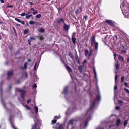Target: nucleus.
Returning <instances> with one entry per match:
<instances>
[{
  "label": "nucleus",
  "mask_w": 129,
  "mask_h": 129,
  "mask_svg": "<svg viewBox=\"0 0 129 129\" xmlns=\"http://www.w3.org/2000/svg\"><path fill=\"white\" fill-rule=\"evenodd\" d=\"M15 20L16 21H17L19 22L20 23V22H21V20L19 19L16 18H15Z\"/></svg>",
  "instance_id": "nucleus-38"
},
{
  "label": "nucleus",
  "mask_w": 129,
  "mask_h": 129,
  "mask_svg": "<svg viewBox=\"0 0 129 129\" xmlns=\"http://www.w3.org/2000/svg\"><path fill=\"white\" fill-rule=\"evenodd\" d=\"M60 117V116L59 115L58 116H56L54 117V119H58Z\"/></svg>",
  "instance_id": "nucleus-40"
},
{
  "label": "nucleus",
  "mask_w": 129,
  "mask_h": 129,
  "mask_svg": "<svg viewBox=\"0 0 129 129\" xmlns=\"http://www.w3.org/2000/svg\"><path fill=\"white\" fill-rule=\"evenodd\" d=\"M91 45L92 46H94L95 50H98V44L97 42H96L95 37L94 36H93L91 38Z\"/></svg>",
  "instance_id": "nucleus-3"
},
{
  "label": "nucleus",
  "mask_w": 129,
  "mask_h": 129,
  "mask_svg": "<svg viewBox=\"0 0 129 129\" xmlns=\"http://www.w3.org/2000/svg\"><path fill=\"white\" fill-rule=\"evenodd\" d=\"M127 61L129 63V57L127 58Z\"/></svg>",
  "instance_id": "nucleus-64"
},
{
  "label": "nucleus",
  "mask_w": 129,
  "mask_h": 129,
  "mask_svg": "<svg viewBox=\"0 0 129 129\" xmlns=\"http://www.w3.org/2000/svg\"><path fill=\"white\" fill-rule=\"evenodd\" d=\"M90 119L91 117L90 116H89V117L87 119L84 121V124L85 128H86V126H87V125L88 121Z\"/></svg>",
  "instance_id": "nucleus-10"
},
{
  "label": "nucleus",
  "mask_w": 129,
  "mask_h": 129,
  "mask_svg": "<svg viewBox=\"0 0 129 129\" xmlns=\"http://www.w3.org/2000/svg\"><path fill=\"white\" fill-rule=\"evenodd\" d=\"M92 51H93V50L92 49H90V53H89V54L88 55V57H89L91 56V53L92 52Z\"/></svg>",
  "instance_id": "nucleus-29"
},
{
  "label": "nucleus",
  "mask_w": 129,
  "mask_h": 129,
  "mask_svg": "<svg viewBox=\"0 0 129 129\" xmlns=\"http://www.w3.org/2000/svg\"><path fill=\"white\" fill-rule=\"evenodd\" d=\"M37 62H36L35 64V66H34V71H35L36 70V67L37 65Z\"/></svg>",
  "instance_id": "nucleus-41"
},
{
  "label": "nucleus",
  "mask_w": 129,
  "mask_h": 129,
  "mask_svg": "<svg viewBox=\"0 0 129 129\" xmlns=\"http://www.w3.org/2000/svg\"><path fill=\"white\" fill-rule=\"evenodd\" d=\"M91 45L92 46H94L95 50H98V44L97 42H96L95 37L94 36H93L91 38Z\"/></svg>",
  "instance_id": "nucleus-2"
},
{
  "label": "nucleus",
  "mask_w": 129,
  "mask_h": 129,
  "mask_svg": "<svg viewBox=\"0 0 129 129\" xmlns=\"http://www.w3.org/2000/svg\"><path fill=\"white\" fill-rule=\"evenodd\" d=\"M28 30L25 29L23 33L24 34H26L28 33Z\"/></svg>",
  "instance_id": "nucleus-39"
},
{
  "label": "nucleus",
  "mask_w": 129,
  "mask_h": 129,
  "mask_svg": "<svg viewBox=\"0 0 129 129\" xmlns=\"http://www.w3.org/2000/svg\"><path fill=\"white\" fill-rule=\"evenodd\" d=\"M128 121V120H125V121H124V126H125L127 124V123Z\"/></svg>",
  "instance_id": "nucleus-35"
},
{
  "label": "nucleus",
  "mask_w": 129,
  "mask_h": 129,
  "mask_svg": "<svg viewBox=\"0 0 129 129\" xmlns=\"http://www.w3.org/2000/svg\"><path fill=\"white\" fill-rule=\"evenodd\" d=\"M28 42L29 44V45H30V42H31V40H28Z\"/></svg>",
  "instance_id": "nucleus-58"
},
{
  "label": "nucleus",
  "mask_w": 129,
  "mask_h": 129,
  "mask_svg": "<svg viewBox=\"0 0 129 129\" xmlns=\"http://www.w3.org/2000/svg\"><path fill=\"white\" fill-rule=\"evenodd\" d=\"M114 39H116L117 40V37L115 35L114 36Z\"/></svg>",
  "instance_id": "nucleus-55"
},
{
  "label": "nucleus",
  "mask_w": 129,
  "mask_h": 129,
  "mask_svg": "<svg viewBox=\"0 0 129 129\" xmlns=\"http://www.w3.org/2000/svg\"><path fill=\"white\" fill-rule=\"evenodd\" d=\"M17 91H20L21 92V97L22 98V99H23V100H25V99L24 98V94L25 93V91L23 90H22L21 89H17Z\"/></svg>",
  "instance_id": "nucleus-6"
},
{
  "label": "nucleus",
  "mask_w": 129,
  "mask_h": 129,
  "mask_svg": "<svg viewBox=\"0 0 129 129\" xmlns=\"http://www.w3.org/2000/svg\"><path fill=\"white\" fill-rule=\"evenodd\" d=\"M125 13H129V7H127L125 9Z\"/></svg>",
  "instance_id": "nucleus-23"
},
{
  "label": "nucleus",
  "mask_w": 129,
  "mask_h": 129,
  "mask_svg": "<svg viewBox=\"0 0 129 129\" xmlns=\"http://www.w3.org/2000/svg\"><path fill=\"white\" fill-rule=\"evenodd\" d=\"M35 124L32 126L31 129H40V128L38 126V122H40V120H38L36 117L34 118Z\"/></svg>",
  "instance_id": "nucleus-5"
},
{
  "label": "nucleus",
  "mask_w": 129,
  "mask_h": 129,
  "mask_svg": "<svg viewBox=\"0 0 129 129\" xmlns=\"http://www.w3.org/2000/svg\"><path fill=\"white\" fill-rule=\"evenodd\" d=\"M106 22L111 26H113L114 25L113 23L111 21V20H106Z\"/></svg>",
  "instance_id": "nucleus-13"
},
{
  "label": "nucleus",
  "mask_w": 129,
  "mask_h": 129,
  "mask_svg": "<svg viewBox=\"0 0 129 129\" xmlns=\"http://www.w3.org/2000/svg\"><path fill=\"white\" fill-rule=\"evenodd\" d=\"M64 125L62 124L57 123L56 125V127L54 129H63Z\"/></svg>",
  "instance_id": "nucleus-7"
},
{
  "label": "nucleus",
  "mask_w": 129,
  "mask_h": 129,
  "mask_svg": "<svg viewBox=\"0 0 129 129\" xmlns=\"http://www.w3.org/2000/svg\"><path fill=\"white\" fill-rule=\"evenodd\" d=\"M118 56L119 59L123 61H124V58L122 56L119 55H118Z\"/></svg>",
  "instance_id": "nucleus-21"
},
{
  "label": "nucleus",
  "mask_w": 129,
  "mask_h": 129,
  "mask_svg": "<svg viewBox=\"0 0 129 129\" xmlns=\"http://www.w3.org/2000/svg\"><path fill=\"white\" fill-rule=\"evenodd\" d=\"M36 22H34L32 21H30L29 22V23L30 24L33 25Z\"/></svg>",
  "instance_id": "nucleus-33"
},
{
  "label": "nucleus",
  "mask_w": 129,
  "mask_h": 129,
  "mask_svg": "<svg viewBox=\"0 0 129 129\" xmlns=\"http://www.w3.org/2000/svg\"><path fill=\"white\" fill-rule=\"evenodd\" d=\"M101 99V96L100 94L99 93L96 95V98L94 99L92 102H91L90 107L89 109L87 111L86 114H89L91 113L92 110L94 108L96 100L99 101Z\"/></svg>",
  "instance_id": "nucleus-1"
},
{
  "label": "nucleus",
  "mask_w": 129,
  "mask_h": 129,
  "mask_svg": "<svg viewBox=\"0 0 129 129\" xmlns=\"http://www.w3.org/2000/svg\"><path fill=\"white\" fill-rule=\"evenodd\" d=\"M69 56L71 58L73 59L74 57V55L70 53Z\"/></svg>",
  "instance_id": "nucleus-36"
},
{
  "label": "nucleus",
  "mask_w": 129,
  "mask_h": 129,
  "mask_svg": "<svg viewBox=\"0 0 129 129\" xmlns=\"http://www.w3.org/2000/svg\"><path fill=\"white\" fill-rule=\"evenodd\" d=\"M120 107H119V106H116V107H115V109H116V110H119V109H120Z\"/></svg>",
  "instance_id": "nucleus-49"
},
{
  "label": "nucleus",
  "mask_w": 129,
  "mask_h": 129,
  "mask_svg": "<svg viewBox=\"0 0 129 129\" xmlns=\"http://www.w3.org/2000/svg\"><path fill=\"white\" fill-rule=\"evenodd\" d=\"M41 15L40 14H38L36 16V17L37 18H39L41 17Z\"/></svg>",
  "instance_id": "nucleus-32"
},
{
  "label": "nucleus",
  "mask_w": 129,
  "mask_h": 129,
  "mask_svg": "<svg viewBox=\"0 0 129 129\" xmlns=\"http://www.w3.org/2000/svg\"><path fill=\"white\" fill-rule=\"evenodd\" d=\"M124 90L127 93L129 94V90L125 88H124Z\"/></svg>",
  "instance_id": "nucleus-30"
},
{
  "label": "nucleus",
  "mask_w": 129,
  "mask_h": 129,
  "mask_svg": "<svg viewBox=\"0 0 129 129\" xmlns=\"http://www.w3.org/2000/svg\"><path fill=\"white\" fill-rule=\"evenodd\" d=\"M73 123H74L73 120H70L69 122L68 125L67 126V128H68L69 125L71 124V125H72L73 124Z\"/></svg>",
  "instance_id": "nucleus-20"
},
{
  "label": "nucleus",
  "mask_w": 129,
  "mask_h": 129,
  "mask_svg": "<svg viewBox=\"0 0 129 129\" xmlns=\"http://www.w3.org/2000/svg\"><path fill=\"white\" fill-rule=\"evenodd\" d=\"M56 120H53L52 121V123L54 124L56 122Z\"/></svg>",
  "instance_id": "nucleus-43"
},
{
  "label": "nucleus",
  "mask_w": 129,
  "mask_h": 129,
  "mask_svg": "<svg viewBox=\"0 0 129 129\" xmlns=\"http://www.w3.org/2000/svg\"><path fill=\"white\" fill-rule=\"evenodd\" d=\"M61 61L62 62V63H63V64L65 63L64 62V61L63 60L62 58V57L61 58Z\"/></svg>",
  "instance_id": "nucleus-53"
},
{
  "label": "nucleus",
  "mask_w": 129,
  "mask_h": 129,
  "mask_svg": "<svg viewBox=\"0 0 129 129\" xmlns=\"http://www.w3.org/2000/svg\"><path fill=\"white\" fill-rule=\"evenodd\" d=\"M70 27L69 25H67L65 22H64L63 29L67 31H68Z\"/></svg>",
  "instance_id": "nucleus-9"
},
{
  "label": "nucleus",
  "mask_w": 129,
  "mask_h": 129,
  "mask_svg": "<svg viewBox=\"0 0 129 129\" xmlns=\"http://www.w3.org/2000/svg\"><path fill=\"white\" fill-rule=\"evenodd\" d=\"M115 66L117 70H118L119 68V67L118 63H117L116 64H115Z\"/></svg>",
  "instance_id": "nucleus-27"
},
{
  "label": "nucleus",
  "mask_w": 129,
  "mask_h": 129,
  "mask_svg": "<svg viewBox=\"0 0 129 129\" xmlns=\"http://www.w3.org/2000/svg\"><path fill=\"white\" fill-rule=\"evenodd\" d=\"M27 63H26V62H25L24 64L23 67H20V68L22 70H26L27 69Z\"/></svg>",
  "instance_id": "nucleus-12"
},
{
  "label": "nucleus",
  "mask_w": 129,
  "mask_h": 129,
  "mask_svg": "<svg viewBox=\"0 0 129 129\" xmlns=\"http://www.w3.org/2000/svg\"><path fill=\"white\" fill-rule=\"evenodd\" d=\"M62 22H63V23L64 22V19L62 18L59 19L57 21V23H60Z\"/></svg>",
  "instance_id": "nucleus-16"
},
{
  "label": "nucleus",
  "mask_w": 129,
  "mask_h": 129,
  "mask_svg": "<svg viewBox=\"0 0 129 129\" xmlns=\"http://www.w3.org/2000/svg\"><path fill=\"white\" fill-rule=\"evenodd\" d=\"M30 10H31V11H33V12L35 10V9H34V8H32L31 9H30Z\"/></svg>",
  "instance_id": "nucleus-63"
},
{
  "label": "nucleus",
  "mask_w": 129,
  "mask_h": 129,
  "mask_svg": "<svg viewBox=\"0 0 129 129\" xmlns=\"http://www.w3.org/2000/svg\"><path fill=\"white\" fill-rule=\"evenodd\" d=\"M38 13V11L35 10L32 13V14L34 15L37 14Z\"/></svg>",
  "instance_id": "nucleus-26"
},
{
  "label": "nucleus",
  "mask_w": 129,
  "mask_h": 129,
  "mask_svg": "<svg viewBox=\"0 0 129 129\" xmlns=\"http://www.w3.org/2000/svg\"><path fill=\"white\" fill-rule=\"evenodd\" d=\"M33 87L34 88H36L37 87V86L36 84H34L33 86Z\"/></svg>",
  "instance_id": "nucleus-46"
},
{
  "label": "nucleus",
  "mask_w": 129,
  "mask_h": 129,
  "mask_svg": "<svg viewBox=\"0 0 129 129\" xmlns=\"http://www.w3.org/2000/svg\"><path fill=\"white\" fill-rule=\"evenodd\" d=\"M1 103H2V104L3 106H4V108L5 109H7L5 105H4V103H3V101H1Z\"/></svg>",
  "instance_id": "nucleus-51"
},
{
  "label": "nucleus",
  "mask_w": 129,
  "mask_h": 129,
  "mask_svg": "<svg viewBox=\"0 0 129 129\" xmlns=\"http://www.w3.org/2000/svg\"><path fill=\"white\" fill-rule=\"evenodd\" d=\"M20 15L22 16H24L25 15H26V14H25V13H22L20 14Z\"/></svg>",
  "instance_id": "nucleus-42"
},
{
  "label": "nucleus",
  "mask_w": 129,
  "mask_h": 129,
  "mask_svg": "<svg viewBox=\"0 0 129 129\" xmlns=\"http://www.w3.org/2000/svg\"><path fill=\"white\" fill-rule=\"evenodd\" d=\"M39 31L41 33H43L44 32V30L43 29L41 28L39 29Z\"/></svg>",
  "instance_id": "nucleus-31"
},
{
  "label": "nucleus",
  "mask_w": 129,
  "mask_h": 129,
  "mask_svg": "<svg viewBox=\"0 0 129 129\" xmlns=\"http://www.w3.org/2000/svg\"><path fill=\"white\" fill-rule=\"evenodd\" d=\"M87 16L86 15H85L84 16V18L85 19V20L87 19Z\"/></svg>",
  "instance_id": "nucleus-56"
},
{
  "label": "nucleus",
  "mask_w": 129,
  "mask_h": 129,
  "mask_svg": "<svg viewBox=\"0 0 129 129\" xmlns=\"http://www.w3.org/2000/svg\"><path fill=\"white\" fill-rule=\"evenodd\" d=\"M25 76L26 77H27L28 76V74L27 72H25Z\"/></svg>",
  "instance_id": "nucleus-62"
},
{
  "label": "nucleus",
  "mask_w": 129,
  "mask_h": 129,
  "mask_svg": "<svg viewBox=\"0 0 129 129\" xmlns=\"http://www.w3.org/2000/svg\"><path fill=\"white\" fill-rule=\"evenodd\" d=\"M82 11V9L81 7H79L78 8L76 12V14H78L81 12Z\"/></svg>",
  "instance_id": "nucleus-14"
},
{
  "label": "nucleus",
  "mask_w": 129,
  "mask_h": 129,
  "mask_svg": "<svg viewBox=\"0 0 129 129\" xmlns=\"http://www.w3.org/2000/svg\"><path fill=\"white\" fill-rule=\"evenodd\" d=\"M65 67L67 69V70L68 72L70 73V72H71L72 70L71 69L70 67L66 65Z\"/></svg>",
  "instance_id": "nucleus-15"
},
{
  "label": "nucleus",
  "mask_w": 129,
  "mask_h": 129,
  "mask_svg": "<svg viewBox=\"0 0 129 129\" xmlns=\"http://www.w3.org/2000/svg\"><path fill=\"white\" fill-rule=\"evenodd\" d=\"M121 123V120L120 119H118L117 120L116 122V123L117 127H118Z\"/></svg>",
  "instance_id": "nucleus-17"
},
{
  "label": "nucleus",
  "mask_w": 129,
  "mask_h": 129,
  "mask_svg": "<svg viewBox=\"0 0 129 129\" xmlns=\"http://www.w3.org/2000/svg\"><path fill=\"white\" fill-rule=\"evenodd\" d=\"M117 83L116 82H115V85L114 87L115 92H116V90L117 89Z\"/></svg>",
  "instance_id": "nucleus-24"
},
{
  "label": "nucleus",
  "mask_w": 129,
  "mask_h": 129,
  "mask_svg": "<svg viewBox=\"0 0 129 129\" xmlns=\"http://www.w3.org/2000/svg\"><path fill=\"white\" fill-rule=\"evenodd\" d=\"M23 25L25 24V22L23 21H21V22H20Z\"/></svg>",
  "instance_id": "nucleus-60"
},
{
  "label": "nucleus",
  "mask_w": 129,
  "mask_h": 129,
  "mask_svg": "<svg viewBox=\"0 0 129 129\" xmlns=\"http://www.w3.org/2000/svg\"><path fill=\"white\" fill-rule=\"evenodd\" d=\"M34 111L37 114L38 112V109L36 106L34 108Z\"/></svg>",
  "instance_id": "nucleus-25"
},
{
  "label": "nucleus",
  "mask_w": 129,
  "mask_h": 129,
  "mask_svg": "<svg viewBox=\"0 0 129 129\" xmlns=\"http://www.w3.org/2000/svg\"><path fill=\"white\" fill-rule=\"evenodd\" d=\"M114 59L116 60V59H115V58L117 56V54H116V53H115L114 52Z\"/></svg>",
  "instance_id": "nucleus-54"
},
{
  "label": "nucleus",
  "mask_w": 129,
  "mask_h": 129,
  "mask_svg": "<svg viewBox=\"0 0 129 129\" xmlns=\"http://www.w3.org/2000/svg\"><path fill=\"white\" fill-rule=\"evenodd\" d=\"M93 71L95 75V77L96 79H97V74L96 71V70L94 67L93 68Z\"/></svg>",
  "instance_id": "nucleus-22"
},
{
  "label": "nucleus",
  "mask_w": 129,
  "mask_h": 129,
  "mask_svg": "<svg viewBox=\"0 0 129 129\" xmlns=\"http://www.w3.org/2000/svg\"><path fill=\"white\" fill-rule=\"evenodd\" d=\"M13 6L12 5H10V6H7V8H11L12 7H13Z\"/></svg>",
  "instance_id": "nucleus-61"
},
{
  "label": "nucleus",
  "mask_w": 129,
  "mask_h": 129,
  "mask_svg": "<svg viewBox=\"0 0 129 129\" xmlns=\"http://www.w3.org/2000/svg\"><path fill=\"white\" fill-rule=\"evenodd\" d=\"M124 85L126 87H128L127 83L126 82H125L124 83Z\"/></svg>",
  "instance_id": "nucleus-57"
},
{
  "label": "nucleus",
  "mask_w": 129,
  "mask_h": 129,
  "mask_svg": "<svg viewBox=\"0 0 129 129\" xmlns=\"http://www.w3.org/2000/svg\"><path fill=\"white\" fill-rule=\"evenodd\" d=\"M91 45L92 46H94L95 50H98V44L97 42H96L95 37L94 36H93L91 38Z\"/></svg>",
  "instance_id": "nucleus-4"
},
{
  "label": "nucleus",
  "mask_w": 129,
  "mask_h": 129,
  "mask_svg": "<svg viewBox=\"0 0 129 129\" xmlns=\"http://www.w3.org/2000/svg\"><path fill=\"white\" fill-rule=\"evenodd\" d=\"M124 77V76H123L121 77V82L122 83L123 82Z\"/></svg>",
  "instance_id": "nucleus-34"
},
{
  "label": "nucleus",
  "mask_w": 129,
  "mask_h": 129,
  "mask_svg": "<svg viewBox=\"0 0 129 129\" xmlns=\"http://www.w3.org/2000/svg\"><path fill=\"white\" fill-rule=\"evenodd\" d=\"M24 106L27 109L30 110V108L27 105H24Z\"/></svg>",
  "instance_id": "nucleus-47"
},
{
  "label": "nucleus",
  "mask_w": 129,
  "mask_h": 129,
  "mask_svg": "<svg viewBox=\"0 0 129 129\" xmlns=\"http://www.w3.org/2000/svg\"><path fill=\"white\" fill-rule=\"evenodd\" d=\"M13 74V72L11 70L8 72H7V75L8 77H7V79H9L10 77H11V76L12 75V74Z\"/></svg>",
  "instance_id": "nucleus-11"
},
{
  "label": "nucleus",
  "mask_w": 129,
  "mask_h": 129,
  "mask_svg": "<svg viewBox=\"0 0 129 129\" xmlns=\"http://www.w3.org/2000/svg\"><path fill=\"white\" fill-rule=\"evenodd\" d=\"M78 69L79 70H81L82 69V67L81 66H79L78 67Z\"/></svg>",
  "instance_id": "nucleus-45"
},
{
  "label": "nucleus",
  "mask_w": 129,
  "mask_h": 129,
  "mask_svg": "<svg viewBox=\"0 0 129 129\" xmlns=\"http://www.w3.org/2000/svg\"><path fill=\"white\" fill-rule=\"evenodd\" d=\"M68 87L67 86L66 87L64 90L63 93L65 94H66L68 91Z\"/></svg>",
  "instance_id": "nucleus-18"
},
{
  "label": "nucleus",
  "mask_w": 129,
  "mask_h": 129,
  "mask_svg": "<svg viewBox=\"0 0 129 129\" xmlns=\"http://www.w3.org/2000/svg\"><path fill=\"white\" fill-rule=\"evenodd\" d=\"M76 36V33H73L72 36V40L74 44H75L76 43V39L75 38Z\"/></svg>",
  "instance_id": "nucleus-8"
},
{
  "label": "nucleus",
  "mask_w": 129,
  "mask_h": 129,
  "mask_svg": "<svg viewBox=\"0 0 129 129\" xmlns=\"http://www.w3.org/2000/svg\"><path fill=\"white\" fill-rule=\"evenodd\" d=\"M118 102L120 104H121L123 103V101L120 100H119Z\"/></svg>",
  "instance_id": "nucleus-59"
},
{
  "label": "nucleus",
  "mask_w": 129,
  "mask_h": 129,
  "mask_svg": "<svg viewBox=\"0 0 129 129\" xmlns=\"http://www.w3.org/2000/svg\"><path fill=\"white\" fill-rule=\"evenodd\" d=\"M29 40H31H31H35V38L34 37H30V38H29Z\"/></svg>",
  "instance_id": "nucleus-50"
},
{
  "label": "nucleus",
  "mask_w": 129,
  "mask_h": 129,
  "mask_svg": "<svg viewBox=\"0 0 129 129\" xmlns=\"http://www.w3.org/2000/svg\"><path fill=\"white\" fill-rule=\"evenodd\" d=\"M118 76L117 75H116L115 78V82H116V81L117 79V78Z\"/></svg>",
  "instance_id": "nucleus-37"
},
{
  "label": "nucleus",
  "mask_w": 129,
  "mask_h": 129,
  "mask_svg": "<svg viewBox=\"0 0 129 129\" xmlns=\"http://www.w3.org/2000/svg\"><path fill=\"white\" fill-rule=\"evenodd\" d=\"M32 14H30V15H26V18L27 19H29L30 18L31 16H32Z\"/></svg>",
  "instance_id": "nucleus-28"
},
{
  "label": "nucleus",
  "mask_w": 129,
  "mask_h": 129,
  "mask_svg": "<svg viewBox=\"0 0 129 129\" xmlns=\"http://www.w3.org/2000/svg\"><path fill=\"white\" fill-rule=\"evenodd\" d=\"M31 13H32L30 11H28L27 13L26 14V15H28Z\"/></svg>",
  "instance_id": "nucleus-48"
},
{
  "label": "nucleus",
  "mask_w": 129,
  "mask_h": 129,
  "mask_svg": "<svg viewBox=\"0 0 129 129\" xmlns=\"http://www.w3.org/2000/svg\"><path fill=\"white\" fill-rule=\"evenodd\" d=\"M31 101V100L30 99H29L27 101V103L28 104H29L30 103Z\"/></svg>",
  "instance_id": "nucleus-52"
},
{
  "label": "nucleus",
  "mask_w": 129,
  "mask_h": 129,
  "mask_svg": "<svg viewBox=\"0 0 129 129\" xmlns=\"http://www.w3.org/2000/svg\"><path fill=\"white\" fill-rule=\"evenodd\" d=\"M84 50L85 52V56H88L89 53L88 50L87 49H85Z\"/></svg>",
  "instance_id": "nucleus-19"
},
{
  "label": "nucleus",
  "mask_w": 129,
  "mask_h": 129,
  "mask_svg": "<svg viewBox=\"0 0 129 129\" xmlns=\"http://www.w3.org/2000/svg\"><path fill=\"white\" fill-rule=\"evenodd\" d=\"M11 126L13 128V129H17L14 126V125H13L12 123H11Z\"/></svg>",
  "instance_id": "nucleus-44"
}]
</instances>
